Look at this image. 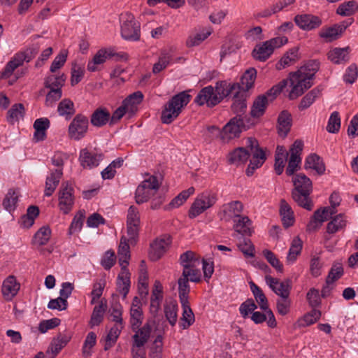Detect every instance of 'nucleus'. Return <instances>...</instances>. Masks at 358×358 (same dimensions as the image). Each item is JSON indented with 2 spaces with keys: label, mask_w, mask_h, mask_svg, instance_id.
<instances>
[{
  "label": "nucleus",
  "mask_w": 358,
  "mask_h": 358,
  "mask_svg": "<svg viewBox=\"0 0 358 358\" xmlns=\"http://www.w3.org/2000/svg\"><path fill=\"white\" fill-rule=\"evenodd\" d=\"M252 155L250 164L246 170L248 176H252L256 169L259 168L264 163L266 157L264 151L259 148L258 141L252 137L245 140V147H239L229 152L228 162L236 166L244 164Z\"/></svg>",
  "instance_id": "1"
},
{
  "label": "nucleus",
  "mask_w": 358,
  "mask_h": 358,
  "mask_svg": "<svg viewBox=\"0 0 358 358\" xmlns=\"http://www.w3.org/2000/svg\"><path fill=\"white\" fill-rule=\"evenodd\" d=\"M294 189L292 195L294 201L301 207L311 210L313 203L310 198L312 192V182L306 175L300 173L293 180Z\"/></svg>",
  "instance_id": "2"
},
{
  "label": "nucleus",
  "mask_w": 358,
  "mask_h": 358,
  "mask_svg": "<svg viewBox=\"0 0 358 358\" xmlns=\"http://www.w3.org/2000/svg\"><path fill=\"white\" fill-rule=\"evenodd\" d=\"M190 95L185 91L173 96L164 106L162 112L161 120L164 124H171L178 117L182 109L190 101Z\"/></svg>",
  "instance_id": "3"
},
{
  "label": "nucleus",
  "mask_w": 358,
  "mask_h": 358,
  "mask_svg": "<svg viewBox=\"0 0 358 358\" xmlns=\"http://www.w3.org/2000/svg\"><path fill=\"white\" fill-rule=\"evenodd\" d=\"M217 201L216 193L211 190H206L198 194L189 210V217L193 219L198 217L206 210L212 208Z\"/></svg>",
  "instance_id": "4"
},
{
  "label": "nucleus",
  "mask_w": 358,
  "mask_h": 358,
  "mask_svg": "<svg viewBox=\"0 0 358 358\" xmlns=\"http://www.w3.org/2000/svg\"><path fill=\"white\" fill-rule=\"evenodd\" d=\"M288 38L286 36H278L263 42L257 45L252 50V57L259 61L264 62L273 54L275 48L286 44Z\"/></svg>",
  "instance_id": "5"
},
{
  "label": "nucleus",
  "mask_w": 358,
  "mask_h": 358,
  "mask_svg": "<svg viewBox=\"0 0 358 358\" xmlns=\"http://www.w3.org/2000/svg\"><path fill=\"white\" fill-rule=\"evenodd\" d=\"M121 36L127 41H136L140 39L141 25L134 16L129 13L120 15Z\"/></svg>",
  "instance_id": "6"
},
{
  "label": "nucleus",
  "mask_w": 358,
  "mask_h": 358,
  "mask_svg": "<svg viewBox=\"0 0 358 358\" xmlns=\"http://www.w3.org/2000/svg\"><path fill=\"white\" fill-rule=\"evenodd\" d=\"M159 185L155 176H148L137 187L135 192V199L138 204L147 202L158 190Z\"/></svg>",
  "instance_id": "7"
},
{
  "label": "nucleus",
  "mask_w": 358,
  "mask_h": 358,
  "mask_svg": "<svg viewBox=\"0 0 358 358\" xmlns=\"http://www.w3.org/2000/svg\"><path fill=\"white\" fill-rule=\"evenodd\" d=\"M289 81L292 86V90L289 94V99L299 97L313 85V80L309 79L306 75L300 73L299 70L289 74Z\"/></svg>",
  "instance_id": "8"
},
{
  "label": "nucleus",
  "mask_w": 358,
  "mask_h": 358,
  "mask_svg": "<svg viewBox=\"0 0 358 358\" xmlns=\"http://www.w3.org/2000/svg\"><path fill=\"white\" fill-rule=\"evenodd\" d=\"M88 128V117L82 113H78L75 115L69 125V137L74 141H80L86 136Z\"/></svg>",
  "instance_id": "9"
},
{
  "label": "nucleus",
  "mask_w": 358,
  "mask_h": 358,
  "mask_svg": "<svg viewBox=\"0 0 358 358\" xmlns=\"http://www.w3.org/2000/svg\"><path fill=\"white\" fill-rule=\"evenodd\" d=\"M180 264L182 267V272L192 275V272L196 276L201 277V273L199 269L201 260L196 256V253L188 250L180 255Z\"/></svg>",
  "instance_id": "10"
},
{
  "label": "nucleus",
  "mask_w": 358,
  "mask_h": 358,
  "mask_svg": "<svg viewBox=\"0 0 358 358\" xmlns=\"http://www.w3.org/2000/svg\"><path fill=\"white\" fill-rule=\"evenodd\" d=\"M244 126V120L234 117L220 131V138L223 142L238 137Z\"/></svg>",
  "instance_id": "11"
},
{
  "label": "nucleus",
  "mask_w": 358,
  "mask_h": 358,
  "mask_svg": "<svg viewBox=\"0 0 358 358\" xmlns=\"http://www.w3.org/2000/svg\"><path fill=\"white\" fill-rule=\"evenodd\" d=\"M112 48H102L99 50L93 58L90 60L87 65V71L95 72L101 69V66L108 60L114 57H118Z\"/></svg>",
  "instance_id": "12"
},
{
  "label": "nucleus",
  "mask_w": 358,
  "mask_h": 358,
  "mask_svg": "<svg viewBox=\"0 0 358 358\" xmlns=\"http://www.w3.org/2000/svg\"><path fill=\"white\" fill-rule=\"evenodd\" d=\"M73 188L68 182H63L59 191V207L64 213L68 214L74 203Z\"/></svg>",
  "instance_id": "13"
},
{
  "label": "nucleus",
  "mask_w": 358,
  "mask_h": 358,
  "mask_svg": "<svg viewBox=\"0 0 358 358\" xmlns=\"http://www.w3.org/2000/svg\"><path fill=\"white\" fill-rule=\"evenodd\" d=\"M303 148V143L301 140H296L290 148V157L288 162V166L286 169V174L292 176L298 170L301 163V154Z\"/></svg>",
  "instance_id": "14"
},
{
  "label": "nucleus",
  "mask_w": 358,
  "mask_h": 358,
  "mask_svg": "<svg viewBox=\"0 0 358 358\" xmlns=\"http://www.w3.org/2000/svg\"><path fill=\"white\" fill-rule=\"evenodd\" d=\"M266 285L271 290L280 297L289 296L292 289V281L289 279H285L280 281L278 278H273L271 275L265 276Z\"/></svg>",
  "instance_id": "15"
},
{
  "label": "nucleus",
  "mask_w": 358,
  "mask_h": 358,
  "mask_svg": "<svg viewBox=\"0 0 358 358\" xmlns=\"http://www.w3.org/2000/svg\"><path fill=\"white\" fill-rule=\"evenodd\" d=\"M243 204L239 201H233L222 206L219 216L221 220L229 222L241 216Z\"/></svg>",
  "instance_id": "16"
},
{
  "label": "nucleus",
  "mask_w": 358,
  "mask_h": 358,
  "mask_svg": "<svg viewBox=\"0 0 358 358\" xmlns=\"http://www.w3.org/2000/svg\"><path fill=\"white\" fill-rule=\"evenodd\" d=\"M171 243V237L169 236H164L156 238L153 243L150 244L149 257L152 261H157L167 251Z\"/></svg>",
  "instance_id": "17"
},
{
  "label": "nucleus",
  "mask_w": 358,
  "mask_h": 358,
  "mask_svg": "<svg viewBox=\"0 0 358 358\" xmlns=\"http://www.w3.org/2000/svg\"><path fill=\"white\" fill-rule=\"evenodd\" d=\"M201 277L196 276L192 272V275L182 273L178 279V297L180 301L189 300V294L190 292V286L189 282H199Z\"/></svg>",
  "instance_id": "18"
},
{
  "label": "nucleus",
  "mask_w": 358,
  "mask_h": 358,
  "mask_svg": "<svg viewBox=\"0 0 358 358\" xmlns=\"http://www.w3.org/2000/svg\"><path fill=\"white\" fill-rule=\"evenodd\" d=\"M24 62H29V58L27 54L24 52L16 53L6 64L1 73V78H8L10 77L14 71L19 66H22Z\"/></svg>",
  "instance_id": "19"
},
{
  "label": "nucleus",
  "mask_w": 358,
  "mask_h": 358,
  "mask_svg": "<svg viewBox=\"0 0 358 358\" xmlns=\"http://www.w3.org/2000/svg\"><path fill=\"white\" fill-rule=\"evenodd\" d=\"M102 153L90 151L87 149H82L80 152L79 160L83 168L92 169L99 165L103 159Z\"/></svg>",
  "instance_id": "20"
},
{
  "label": "nucleus",
  "mask_w": 358,
  "mask_h": 358,
  "mask_svg": "<svg viewBox=\"0 0 358 358\" xmlns=\"http://www.w3.org/2000/svg\"><path fill=\"white\" fill-rule=\"evenodd\" d=\"M240 88L241 86L238 83H231L226 80L219 81L216 83L214 87V94L217 97L220 103L224 98L228 96H233Z\"/></svg>",
  "instance_id": "21"
},
{
  "label": "nucleus",
  "mask_w": 358,
  "mask_h": 358,
  "mask_svg": "<svg viewBox=\"0 0 358 358\" xmlns=\"http://www.w3.org/2000/svg\"><path fill=\"white\" fill-rule=\"evenodd\" d=\"M294 22L305 31L315 29L322 24V20L319 17L310 14L297 15L294 17Z\"/></svg>",
  "instance_id": "22"
},
{
  "label": "nucleus",
  "mask_w": 358,
  "mask_h": 358,
  "mask_svg": "<svg viewBox=\"0 0 358 358\" xmlns=\"http://www.w3.org/2000/svg\"><path fill=\"white\" fill-rule=\"evenodd\" d=\"M194 102L199 106L206 104L208 107H213L219 103L218 99L214 94V87L210 85L199 91L194 99Z\"/></svg>",
  "instance_id": "23"
},
{
  "label": "nucleus",
  "mask_w": 358,
  "mask_h": 358,
  "mask_svg": "<svg viewBox=\"0 0 358 358\" xmlns=\"http://www.w3.org/2000/svg\"><path fill=\"white\" fill-rule=\"evenodd\" d=\"M152 329V325L148 322L141 327H139L136 329H132V331L135 332L134 335L132 336L134 349V347H143L148 341Z\"/></svg>",
  "instance_id": "24"
},
{
  "label": "nucleus",
  "mask_w": 358,
  "mask_h": 358,
  "mask_svg": "<svg viewBox=\"0 0 358 358\" xmlns=\"http://www.w3.org/2000/svg\"><path fill=\"white\" fill-rule=\"evenodd\" d=\"M20 287V285L17 282L15 277L9 275L4 280L2 285L1 292L3 298L6 301H11L17 294Z\"/></svg>",
  "instance_id": "25"
},
{
  "label": "nucleus",
  "mask_w": 358,
  "mask_h": 358,
  "mask_svg": "<svg viewBox=\"0 0 358 358\" xmlns=\"http://www.w3.org/2000/svg\"><path fill=\"white\" fill-rule=\"evenodd\" d=\"M296 0H279L271 6L263 9L255 15L257 18H267L283 10L287 6L293 4Z\"/></svg>",
  "instance_id": "26"
},
{
  "label": "nucleus",
  "mask_w": 358,
  "mask_h": 358,
  "mask_svg": "<svg viewBox=\"0 0 358 358\" xmlns=\"http://www.w3.org/2000/svg\"><path fill=\"white\" fill-rule=\"evenodd\" d=\"M63 175L62 169H50V175L46 178L44 194L50 196L58 186Z\"/></svg>",
  "instance_id": "27"
},
{
  "label": "nucleus",
  "mask_w": 358,
  "mask_h": 358,
  "mask_svg": "<svg viewBox=\"0 0 358 358\" xmlns=\"http://www.w3.org/2000/svg\"><path fill=\"white\" fill-rule=\"evenodd\" d=\"M232 96L234 102L231 105V110L236 114V117L243 119V115L245 114L247 108L245 93L240 89Z\"/></svg>",
  "instance_id": "28"
},
{
  "label": "nucleus",
  "mask_w": 358,
  "mask_h": 358,
  "mask_svg": "<svg viewBox=\"0 0 358 358\" xmlns=\"http://www.w3.org/2000/svg\"><path fill=\"white\" fill-rule=\"evenodd\" d=\"M348 224L347 217L344 213H339L331 217L327 224V233L334 234L340 231L345 230Z\"/></svg>",
  "instance_id": "29"
},
{
  "label": "nucleus",
  "mask_w": 358,
  "mask_h": 358,
  "mask_svg": "<svg viewBox=\"0 0 358 358\" xmlns=\"http://www.w3.org/2000/svg\"><path fill=\"white\" fill-rule=\"evenodd\" d=\"M110 118V113L108 109L103 107L96 108L91 115L90 123L95 127L105 126Z\"/></svg>",
  "instance_id": "30"
},
{
  "label": "nucleus",
  "mask_w": 358,
  "mask_h": 358,
  "mask_svg": "<svg viewBox=\"0 0 358 358\" xmlns=\"http://www.w3.org/2000/svg\"><path fill=\"white\" fill-rule=\"evenodd\" d=\"M252 222L248 216L241 215L234 220V230L242 236H251L252 231L251 229Z\"/></svg>",
  "instance_id": "31"
},
{
  "label": "nucleus",
  "mask_w": 358,
  "mask_h": 358,
  "mask_svg": "<svg viewBox=\"0 0 358 358\" xmlns=\"http://www.w3.org/2000/svg\"><path fill=\"white\" fill-rule=\"evenodd\" d=\"M130 273L127 268H122L117 278V289L125 299L129 291Z\"/></svg>",
  "instance_id": "32"
},
{
  "label": "nucleus",
  "mask_w": 358,
  "mask_h": 358,
  "mask_svg": "<svg viewBox=\"0 0 358 358\" xmlns=\"http://www.w3.org/2000/svg\"><path fill=\"white\" fill-rule=\"evenodd\" d=\"M129 243L125 236H122L118 248L119 264L122 268H127L130 259Z\"/></svg>",
  "instance_id": "33"
},
{
  "label": "nucleus",
  "mask_w": 358,
  "mask_h": 358,
  "mask_svg": "<svg viewBox=\"0 0 358 358\" xmlns=\"http://www.w3.org/2000/svg\"><path fill=\"white\" fill-rule=\"evenodd\" d=\"M268 98L266 97V95H259L258 96L253 102V104L251 107L250 115L253 117H262L269 103Z\"/></svg>",
  "instance_id": "34"
},
{
  "label": "nucleus",
  "mask_w": 358,
  "mask_h": 358,
  "mask_svg": "<svg viewBox=\"0 0 358 358\" xmlns=\"http://www.w3.org/2000/svg\"><path fill=\"white\" fill-rule=\"evenodd\" d=\"M182 308L180 327L183 329L189 328L195 321L194 314L190 307L189 300L180 301Z\"/></svg>",
  "instance_id": "35"
},
{
  "label": "nucleus",
  "mask_w": 358,
  "mask_h": 358,
  "mask_svg": "<svg viewBox=\"0 0 358 358\" xmlns=\"http://www.w3.org/2000/svg\"><path fill=\"white\" fill-rule=\"evenodd\" d=\"M299 59V48L294 47L289 49L276 64V69L281 70L294 64Z\"/></svg>",
  "instance_id": "36"
},
{
  "label": "nucleus",
  "mask_w": 358,
  "mask_h": 358,
  "mask_svg": "<svg viewBox=\"0 0 358 358\" xmlns=\"http://www.w3.org/2000/svg\"><path fill=\"white\" fill-rule=\"evenodd\" d=\"M143 94L141 91H136L129 95L124 101L126 108L129 110V116H132L138 110V106L142 102Z\"/></svg>",
  "instance_id": "37"
},
{
  "label": "nucleus",
  "mask_w": 358,
  "mask_h": 358,
  "mask_svg": "<svg viewBox=\"0 0 358 358\" xmlns=\"http://www.w3.org/2000/svg\"><path fill=\"white\" fill-rule=\"evenodd\" d=\"M304 167L306 169L315 170L319 175H322L325 171L323 160L317 154H311L306 157Z\"/></svg>",
  "instance_id": "38"
},
{
  "label": "nucleus",
  "mask_w": 358,
  "mask_h": 358,
  "mask_svg": "<svg viewBox=\"0 0 358 358\" xmlns=\"http://www.w3.org/2000/svg\"><path fill=\"white\" fill-rule=\"evenodd\" d=\"M50 122L46 117L36 119L34 123L35 129L34 137L36 141H43L46 137V130L50 127Z\"/></svg>",
  "instance_id": "39"
},
{
  "label": "nucleus",
  "mask_w": 358,
  "mask_h": 358,
  "mask_svg": "<svg viewBox=\"0 0 358 358\" xmlns=\"http://www.w3.org/2000/svg\"><path fill=\"white\" fill-rule=\"evenodd\" d=\"M58 114L69 120L76 113L74 103L70 99H64L58 104Z\"/></svg>",
  "instance_id": "40"
},
{
  "label": "nucleus",
  "mask_w": 358,
  "mask_h": 358,
  "mask_svg": "<svg viewBox=\"0 0 358 358\" xmlns=\"http://www.w3.org/2000/svg\"><path fill=\"white\" fill-rule=\"evenodd\" d=\"M327 220L328 217L324 208L317 209L314 212L310 222L307 224V231H315L317 230L321 227L322 224Z\"/></svg>",
  "instance_id": "41"
},
{
  "label": "nucleus",
  "mask_w": 358,
  "mask_h": 358,
  "mask_svg": "<svg viewBox=\"0 0 358 358\" xmlns=\"http://www.w3.org/2000/svg\"><path fill=\"white\" fill-rule=\"evenodd\" d=\"M135 302H138V297L136 296L133 300L130 310V324L131 329H136L141 327L143 321L142 309L138 304H136Z\"/></svg>",
  "instance_id": "42"
},
{
  "label": "nucleus",
  "mask_w": 358,
  "mask_h": 358,
  "mask_svg": "<svg viewBox=\"0 0 358 358\" xmlns=\"http://www.w3.org/2000/svg\"><path fill=\"white\" fill-rule=\"evenodd\" d=\"M280 213L282 222L285 228H288L294 223V213L290 206L284 199L280 201Z\"/></svg>",
  "instance_id": "43"
},
{
  "label": "nucleus",
  "mask_w": 358,
  "mask_h": 358,
  "mask_svg": "<svg viewBox=\"0 0 358 358\" xmlns=\"http://www.w3.org/2000/svg\"><path fill=\"white\" fill-rule=\"evenodd\" d=\"M292 121V115L288 111L283 110L280 113L278 118V133L280 135L287 136L290 130Z\"/></svg>",
  "instance_id": "44"
},
{
  "label": "nucleus",
  "mask_w": 358,
  "mask_h": 358,
  "mask_svg": "<svg viewBox=\"0 0 358 358\" xmlns=\"http://www.w3.org/2000/svg\"><path fill=\"white\" fill-rule=\"evenodd\" d=\"M257 78V71L255 68L246 70L241 78V90L245 93L252 88Z\"/></svg>",
  "instance_id": "45"
},
{
  "label": "nucleus",
  "mask_w": 358,
  "mask_h": 358,
  "mask_svg": "<svg viewBox=\"0 0 358 358\" xmlns=\"http://www.w3.org/2000/svg\"><path fill=\"white\" fill-rule=\"evenodd\" d=\"M328 58L334 64H341L349 60L348 48H336L328 52Z\"/></svg>",
  "instance_id": "46"
},
{
  "label": "nucleus",
  "mask_w": 358,
  "mask_h": 358,
  "mask_svg": "<svg viewBox=\"0 0 358 358\" xmlns=\"http://www.w3.org/2000/svg\"><path fill=\"white\" fill-rule=\"evenodd\" d=\"M194 187H190L187 189L181 192L178 196L171 200L169 204L165 207V209L171 210L180 207L187 201L189 196L194 193Z\"/></svg>",
  "instance_id": "47"
},
{
  "label": "nucleus",
  "mask_w": 358,
  "mask_h": 358,
  "mask_svg": "<svg viewBox=\"0 0 358 358\" xmlns=\"http://www.w3.org/2000/svg\"><path fill=\"white\" fill-rule=\"evenodd\" d=\"M19 201V193L14 189H9L3 200L2 205L5 210L13 212L15 210Z\"/></svg>",
  "instance_id": "48"
},
{
  "label": "nucleus",
  "mask_w": 358,
  "mask_h": 358,
  "mask_svg": "<svg viewBox=\"0 0 358 358\" xmlns=\"http://www.w3.org/2000/svg\"><path fill=\"white\" fill-rule=\"evenodd\" d=\"M322 90L318 87H315L304 96L299 105V109L303 110L309 108L321 94Z\"/></svg>",
  "instance_id": "49"
},
{
  "label": "nucleus",
  "mask_w": 358,
  "mask_h": 358,
  "mask_svg": "<svg viewBox=\"0 0 358 358\" xmlns=\"http://www.w3.org/2000/svg\"><path fill=\"white\" fill-rule=\"evenodd\" d=\"M301 241L298 238L293 239L286 258L287 263L288 264H294L296 262L297 257L301 254Z\"/></svg>",
  "instance_id": "50"
},
{
  "label": "nucleus",
  "mask_w": 358,
  "mask_h": 358,
  "mask_svg": "<svg viewBox=\"0 0 358 358\" xmlns=\"http://www.w3.org/2000/svg\"><path fill=\"white\" fill-rule=\"evenodd\" d=\"M358 11V3L352 0L342 3L336 9V13L341 16H350Z\"/></svg>",
  "instance_id": "51"
},
{
  "label": "nucleus",
  "mask_w": 358,
  "mask_h": 358,
  "mask_svg": "<svg viewBox=\"0 0 358 358\" xmlns=\"http://www.w3.org/2000/svg\"><path fill=\"white\" fill-rule=\"evenodd\" d=\"M249 284L250 289L260 308L262 310H267L268 308V300L262 290L252 281L250 282Z\"/></svg>",
  "instance_id": "52"
},
{
  "label": "nucleus",
  "mask_w": 358,
  "mask_h": 358,
  "mask_svg": "<svg viewBox=\"0 0 358 358\" xmlns=\"http://www.w3.org/2000/svg\"><path fill=\"white\" fill-rule=\"evenodd\" d=\"M178 304L176 301H170L164 306L165 317L171 326H174L178 319Z\"/></svg>",
  "instance_id": "53"
},
{
  "label": "nucleus",
  "mask_w": 358,
  "mask_h": 358,
  "mask_svg": "<svg viewBox=\"0 0 358 358\" xmlns=\"http://www.w3.org/2000/svg\"><path fill=\"white\" fill-rule=\"evenodd\" d=\"M65 80L66 76L64 74L60 76L51 75L45 78L44 85L45 88L49 90L62 89Z\"/></svg>",
  "instance_id": "54"
},
{
  "label": "nucleus",
  "mask_w": 358,
  "mask_h": 358,
  "mask_svg": "<svg viewBox=\"0 0 358 358\" xmlns=\"http://www.w3.org/2000/svg\"><path fill=\"white\" fill-rule=\"evenodd\" d=\"M106 309V305L101 301L98 306L94 308L90 325L91 327L98 326L102 322L103 315Z\"/></svg>",
  "instance_id": "55"
},
{
  "label": "nucleus",
  "mask_w": 358,
  "mask_h": 358,
  "mask_svg": "<svg viewBox=\"0 0 358 358\" xmlns=\"http://www.w3.org/2000/svg\"><path fill=\"white\" fill-rule=\"evenodd\" d=\"M211 34L210 31L202 30L200 32L192 34L186 41V45L189 48L199 45Z\"/></svg>",
  "instance_id": "56"
},
{
  "label": "nucleus",
  "mask_w": 358,
  "mask_h": 358,
  "mask_svg": "<svg viewBox=\"0 0 358 358\" xmlns=\"http://www.w3.org/2000/svg\"><path fill=\"white\" fill-rule=\"evenodd\" d=\"M24 113V108L22 103L14 104L8 111L7 120L10 123H14L22 117Z\"/></svg>",
  "instance_id": "57"
},
{
  "label": "nucleus",
  "mask_w": 358,
  "mask_h": 358,
  "mask_svg": "<svg viewBox=\"0 0 358 358\" xmlns=\"http://www.w3.org/2000/svg\"><path fill=\"white\" fill-rule=\"evenodd\" d=\"M341 117L338 111L333 112L328 120L327 131L331 134H337L341 128Z\"/></svg>",
  "instance_id": "58"
},
{
  "label": "nucleus",
  "mask_w": 358,
  "mask_h": 358,
  "mask_svg": "<svg viewBox=\"0 0 358 358\" xmlns=\"http://www.w3.org/2000/svg\"><path fill=\"white\" fill-rule=\"evenodd\" d=\"M292 300L289 296L280 297L276 300V309L279 315L285 316L290 312Z\"/></svg>",
  "instance_id": "59"
},
{
  "label": "nucleus",
  "mask_w": 358,
  "mask_h": 358,
  "mask_svg": "<svg viewBox=\"0 0 358 358\" xmlns=\"http://www.w3.org/2000/svg\"><path fill=\"white\" fill-rule=\"evenodd\" d=\"M319 62L316 60H311L301 66L299 71L300 73L306 75L309 79L313 80L316 72L319 70Z\"/></svg>",
  "instance_id": "60"
},
{
  "label": "nucleus",
  "mask_w": 358,
  "mask_h": 358,
  "mask_svg": "<svg viewBox=\"0 0 358 358\" xmlns=\"http://www.w3.org/2000/svg\"><path fill=\"white\" fill-rule=\"evenodd\" d=\"M106 280L104 278L99 279L93 284L92 290L91 292L92 300L91 304L95 303L101 296L103 289L106 287Z\"/></svg>",
  "instance_id": "61"
},
{
  "label": "nucleus",
  "mask_w": 358,
  "mask_h": 358,
  "mask_svg": "<svg viewBox=\"0 0 358 358\" xmlns=\"http://www.w3.org/2000/svg\"><path fill=\"white\" fill-rule=\"evenodd\" d=\"M51 230L48 227H41L34 235V243L40 246L47 244L50 240Z\"/></svg>",
  "instance_id": "62"
},
{
  "label": "nucleus",
  "mask_w": 358,
  "mask_h": 358,
  "mask_svg": "<svg viewBox=\"0 0 358 358\" xmlns=\"http://www.w3.org/2000/svg\"><path fill=\"white\" fill-rule=\"evenodd\" d=\"M343 274V268L342 264L336 262L331 268L326 280L327 284H331L335 280L339 279Z\"/></svg>",
  "instance_id": "63"
},
{
  "label": "nucleus",
  "mask_w": 358,
  "mask_h": 358,
  "mask_svg": "<svg viewBox=\"0 0 358 358\" xmlns=\"http://www.w3.org/2000/svg\"><path fill=\"white\" fill-rule=\"evenodd\" d=\"M172 57L168 52H162L159 58V60L155 63L152 68L154 73H158L164 69L171 62Z\"/></svg>",
  "instance_id": "64"
}]
</instances>
